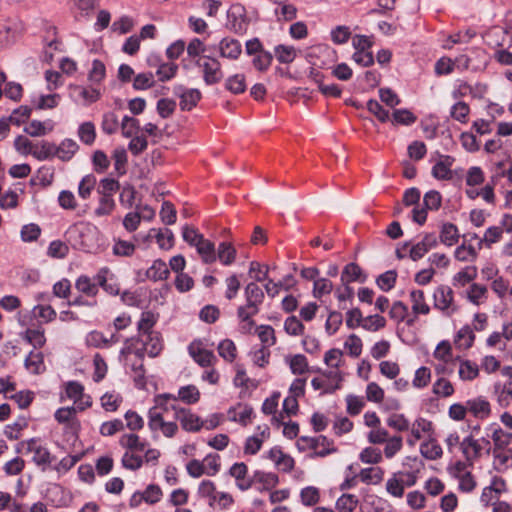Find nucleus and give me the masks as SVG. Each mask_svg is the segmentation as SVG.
I'll return each instance as SVG.
<instances>
[{"label": "nucleus", "instance_id": "5fc2aeb1", "mask_svg": "<svg viewBox=\"0 0 512 512\" xmlns=\"http://www.w3.org/2000/svg\"><path fill=\"white\" fill-rule=\"evenodd\" d=\"M411 436L421 439L423 434H430L432 431V422L425 418H417L410 426Z\"/></svg>", "mask_w": 512, "mask_h": 512}, {"label": "nucleus", "instance_id": "aec40b11", "mask_svg": "<svg viewBox=\"0 0 512 512\" xmlns=\"http://www.w3.org/2000/svg\"><path fill=\"white\" fill-rule=\"evenodd\" d=\"M220 56L231 60H236L241 55V43L230 37L223 38L218 45Z\"/></svg>", "mask_w": 512, "mask_h": 512}, {"label": "nucleus", "instance_id": "7ed1b4c3", "mask_svg": "<svg viewBox=\"0 0 512 512\" xmlns=\"http://www.w3.org/2000/svg\"><path fill=\"white\" fill-rule=\"evenodd\" d=\"M95 234V226L87 222H78L66 230L65 238L74 249L90 252L95 246Z\"/></svg>", "mask_w": 512, "mask_h": 512}, {"label": "nucleus", "instance_id": "603ef678", "mask_svg": "<svg viewBox=\"0 0 512 512\" xmlns=\"http://www.w3.org/2000/svg\"><path fill=\"white\" fill-rule=\"evenodd\" d=\"M177 401L181 400L186 404H195L200 399V392L198 388L194 385L183 386L178 391V396H176Z\"/></svg>", "mask_w": 512, "mask_h": 512}, {"label": "nucleus", "instance_id": "13d9d810", "mask_svg": "<svg viewBox=\"0 0 512 512\" xmlns=\"http://www.w3.org/2000/svg\"><path fill=\"white\" fill-rule=\"evenodd\" d=\"M136 246L134 243L121 239H114L112 252L115 256L130 257L134 254Z\"/></svg>", "mask_w": 512, "mask_h": 512}, {"label": "nucleus", "instance_id": "6ab92c4d", "mask_svg": "<svg viewBox=\"0 0 512 512\" xmlns=\"http://www.w3.org/2000/svg\"><path fill=\"white\" fill-rule=\"evenodd\" d=\"M258 429L260 430L258 434L246 439L244 445L245 454L255 455L261 449L263 442L270 437V429L268 426L265 425L262 429L258 427Z\"/></svg>", "mask_w": 512, "mask_h": 512}, {"label": "nucleus", "instance_id": "72a5a7b5", "mask_svg": "<svg viewBox=\"0 0 512 512\" xmlns=\"http://www.w3.org/2000/svg\"><path fill=\"white\" fill-rule=\"evenodd\" d=\"M32 156L38 161H45L54 158V143L46 140L35 142Z\"/></svg>", "mask_w": 512, "mask_h": 512}, {"label": "nucleus", "instance_id": "4d7b16f0", "mask_svg": "<svg viewBox=\"0 0 512 512\" xmlns=\"http://www.w3.org/2000/svg\"><path fill=\"white\" fill-rule=\"evenodd\" d=\"M219 355L227 362H233L237 356L235 343L230 339L222 340L217 347Z\"/></svg>", "mask_w": 512, "mask_h": 512}, {"label": "nucleus", "instance_id": "a878e982", "mask_svg": "<svg viewBox=\"0 0 512 512\" xmlns=\"http://www.w3.org/2000/svg\"><path fill=\"white\" fill-rule=\"evenodd\" d=\"M253 409L248 405L239 404L236 407H232L228 410V419L232 422H237L243 426H246L252 417Z\"/></svg>", "mask_w": 512, "mask_h": 512}, {"label": "nucleus", "instance_id": "393cba45", "mask_svg": "<svg viewBox=\"0 0 512 512\" xmlns=\"http://www.w3.org/2000/svg\"><path fill=\"white\" fill-rule=\"evenodd\" d=\"M158 321V315L152 311H143L140 315V319L137 322V337H143V335L156 332L154 326Z\"/></svg>", "mask_w": 512, "mask_h": 512}, {"label": "nucleus", "instance_id": "f3484780", "mask_svg": "<svg viewBox=\"0 0 512 512\" xmlns=\"http://www.w3.org/2000/svg\"><path fill=\"white\" fill-rule=\"evenodd\" d=\"M455 159L449 155H441L431 170L432 176L437 180H450L452 178L451 167Z\"/></svg>", "mask_w": 512, "mask_h": 512}, {"label": "nucleus", "instance_id": "338daca9", "mask_svg": "<svg viewBox=\"0 0 512 512\" xmlns=\"http://www.w3.org/2000/svg\"><path fill=\"white\" fill-rule=\"evenodd\" d=\"M68 253H69L68 245L61 240H54V241L50 242L48 249H47V255L51 258H56V259H63L68 255Z\"/></svg>", "mask_w": 512, "mask_h": 512}, {"label": "nucleus", "instance_id": "4468645a", "mask_svg": "<svg viewBox=\"0 0 512 512\" xmlns=\"http://www.w3.org/2000/svg\"><path fill=\"white\" fill-rule=\"evenodd\" d=\"M462 454L470 466H473L475 460L482 456V448L480 440L475 439L472 435L465 437L460 444Z\"/></svg>", "mask_w": 512, "mask_h": 512}, {"label": "nucleus", "instance_id": "7c9ffc66", "mask_svg": "<svg viewBox=\"0 0 512 512\" xmlns=\"http://www.w3.org/2000/svg\"><path fill=\"white\" fill-rule=\"evenodd\" d=\"M284 360L291 372L295 375H302L309 371L308 360L303 354L287 355Z\"/></svg>", "mask_w": 512, "mask_h": 512}, {"label": "nucleus", "instance_id": "f8f14e48", "mask_svg": "<svg viewBox=\"0 0 512 512\" xmlns=\"http://www.w3.org/2000/svg\"><path fill=\"white\" fill-rule=\"evenodd\" d=\"M438 245V237L435 233H426L422 239L409 248V257L413 261H418L424 257L431 249Z\"/></svg>", "mask_w": 512, "mask_h": 512}, {"label": "nucleus", "instance_id": "f704fd0d", "mask_svg": "<svg viewBox=\"0 0 512 512\" xmlns=\"http://www.w3.org/2000/svg\"><path fill=\"white\" fill-rule=\"evenodd\" d=\"M412 311L414 314L427 315L430 312V306L426 303L425 294L422 290L416 289L410 292Z\"/></svg>", "mask_w": 512, "mask_h": 512}, {"label": "nucleus", "instance_id": "20e7f679", "mask_svg": "<svg viewBox=\"0 0 512 512\" xmlns=\"http://www.w3.org/2000/svg\"><path fill=\"white\" fill-rule=\"evenodd\" d=\"M16 451L18 453L33 454L32 462L42 471H46L54 460V456L50 453L49 449L38 438L19 442L16 446Z\"/></svg>", "mask_w": 512, "mask_h": 512}, {"label": "nucleus", "instance_id": "8fccbe9b", "mask_svg": "<svg viewBox=\"0 0 512 512\" xmlns=\"http://www.w3.org/2000/svg\"><path fill=\"white\" fill-rule=\"evenodd\" d=\"M491 438L494 443L493 451H502L511 443L512 434L496 427L493 429Z\"/></svg>", "mask_w": 512, "mask_h": 512}, {"label": "nucleus", "instance_id": "e433bc0d", "mask_svg": "<svg viewBox=\"0 0 512 512\" xmlns=\"http://www.w3.org/2000/svg\"><path fill=\"white\" fill-rule=\"evenodd\" d=\"M236 258V249L233 247V245L229 242H221L218 245V249L216 252V259H219V261L225 265L229 266L231 265Z\"/></svg>", "mask_w": 512, "mask_h": 512}, {"label": "nucleus", "instance_id": "2eb2a0df", "mask_svg": "<svg viewBox=\"0 0 512 512\" xmlns=\"http://www.w3.org/2000/svg\"><path fill=\"white\" fill-rule=\"evenodd\" d=\"M188 351L193 360L201 367L212 366L217 361L214 353L202 348L200 342H192L188 347Z\"/></svg>", "mask_w": 512, "mask_h": 512}, {"label": "nucleus", "instance_id": "f257e3e1", "mask_svg": "<svg viewBox=\"0 0 512 512\" xmlns=\"http://www.w3.org/2000/svg\"><path fill=\"white\" fill-rule=\"evenodd\" d=\"M172 407H178L175 395L164 393L154 397V406L148 411V427L151 432H160L167 438L176 435L178 425L174 420H168Z\"/></svg>", "mask_w": 512, "mask_h": 512}, {"label": "nucleus", "instance_id": "09e8293b", "mask_svg": "<svg viewBox=\"0 0 512 512\" xmlns=\"http://www.w3.org/2000/svg\"><path fill=\"white\" fill-rule=\"evenodd\" d=\"M141 453L142 452L126 450L121 459L123 467L132 471L140 469L143 464V457L141 456Z\"/></svg>", "mask_w": 512, "mask_h": 512}, {"label": "nucleus", "instance_id": "ddd939ff", "mask_svg": "<svg viewBox=\"0 0 512 512\" xmlns=\"http://www.w3.org/2000/svg\"><path fill=\"white\" fill-rule=\"evenodd\" d=\"M174 93L180 98V108L183 111L192 110L201 99V92L195 88L175 87Z\"/></svg>", "mask_w": 512, "mask_h": 512}, {"label": "nucleus", "instance_id": "49530a36", "mask_svg": "<svg viewBox=\"0 0 512 512\" xmlns=\"http://www.w3.org/2000/svg\"><path fill=\"white\" fill-rule=\"evenodd\" d=\"M487 288L483 285L473 283L467 290V299L474 305H480L487 299Z\"/></svg>", "mask_w": 512, "mask_h": 512}, {"label": "nucleus", "instance_id": "864d4df0", "mask_svg": "<svg viewBox=\"0 0 512 512\" xmlns=\"http://www.w3.org/2000/svg\"><path fill=\"white\" fill-rule=\"evenodd\" d=\"M420 452L423 457L429 460H436L442 456L441 446L433 439L421 444Z\"/></svg>", "mask_w": 512, "mask_h": 512}, {"label": "nucleus", "instance_id": "0e129e2a", "mask_svg": "<svg viewBox=\"0 0 512 512\" xmlns=\"http://www.w3.org/2000/svg\"><path fill=\"white\" fill-rule=\"evenodd\" d=\"M101 406L105 411L114 412L122 403V396L115 392H107L101 397Z\"/></svg>", "mask_w": 512, "mask_h": 512}, {"label": "nucleus", "instance_id": "1a4fd4ad", "mask_svg": "<svg viewBox=\"0 0 512 512\" xmlns=\"http://www.w3.org/2000/svg\"><path fill=\"white\" fill-rule=\"evenodd\" d=\"M196 64L201 68L203 80L206 85H214L219 83L223 78L221 63L214 57L203 56L198 59Z\"/></svg>", "mask_w": 512, "mask_h": 512}, {"label": "nucleus", "instance_id": "58836bf2", "mask_svg": "<svg viewBox=\"0 0 512 512\" xmlns=\"http://www.w3.org/2000/svg\"><path fill=\"white\" fill-rule=\"evenodd\" d=\"M35 398V394L30 390H21L15 392L13 394L7 393L4 396V399L13 400L20 409L28 408Z\"/></svg>", "mask_w": 512, "mask_h": 512}, {"label": "nucleus", "instance_id": "6e6d98bb", "mask_svg": "<svg viewBox=\"0 0 512 512\" xmlns=\"http://www.w3.org/2000/svg\"><path fill=\"white\" fill-rule=\"evenodd\" d=\"M359 504V499L354 494H343L336 501V509L339 512H353Z\"/></svg>", "mask_w": 512, "mask_h": 512}, {"label": "nucleus", "instance_id": "774afa93", "mask_svg": "<svg viewBox=\"0 0 512 512\" xmlns=\"http://www.w3.org/2000/svg\"><path fill=\"white\" fill-rule=\"evenodd\" d=\"M78 137L86 144L91 145L96 138L95 126L92 122H84L78 128Z\"/></svg>", "mask_w": 512, "mask_h": 512}, {"label": "nucleus", "instance_id": "c9c22d12", "mask_svg": "<svg viewBox=\"0 0 512 512\" xmlns=\"http://www.w3.org/2000/svg\"><path fill=\"white\" fill-rule=\"evenodd\" d=\"M75 288L82 294L90 297L91 299H95V296L98 294L97 284L92 281V279L86 275L79 276L75 281Z\"/></svg>", "mask_w": 512, "mask_h": 512}, {"label": "nucleus", "instance_id": "c03bdc74", "mask_svg": "<svg viewBox=\"0 0 512 512\" xmlns=\"http://www.w3.org/2000/svg\"><path fill=\"white\" fill-rule=\"evenodd\" d=\"M475 340L473 329L469 325L463 326L456 334L455 344L460 348L468 349L472 347Z\"/></svg>", "mask_w": 512, "mask_h": 512}, {"label": "nucleus", "instance_id": "a211bd4d", "mask_svg": "<svg viewBox=\"0 0 512 512\" xmlns=\"http://www.w3.org/2000/svg\"><path fill=\"white\" fill-rule=\"evenodd\" d=\"M454 361L459 364L458 375L462 381H473L479 376L480 368L476 362L461 357H456Z\"/></svg>", "mask_w": 512, "mask_h": 512}, {"label": "nucleus", "instance_id": "3c124183", "mask_svg": "<svg viewBox=\"0 0 512 512\" xmlns=\"http://www.w3.org/2000/svg\"><path fill=\"white\" fill-rule=\"evenodd\" d=\"M477 277V268L475 266H467L453 276L454 286L464 287Z\"/></svg>", "mask_w": 512, "mask_h": 512}, {"label": "nucleus", "instance_id": "9b49d317", "mask_svg": "<svg viewBox=\"0 0 512 512\" xmlns=\"http://www.w3.org/2000/svg\"><path fill=\"white\" fill-rule=\"evenodd\" d=\"M69 95L74 102L89 105L99 100L101 92L94 86L83 87L80 85H70Z\"/></svg>", "mask_w": 512, "mask_h": 512}, {"label": "nucleus", "instance_id": "412c9836", "mask_svg": "<svg viewBox=\"0 0 512 512\" xmlns=\"http://www.w3.org/2000/svg\"><path fill=\"white\" fill-rule=\"evenodd\" d=\"M468 412L478 419H486L491 414V406L485 397L479 396L467 400Z\"/></svg>", "mask_w": 512, "mask_h": 512}, {"label": "nucleus", "instance_id": "680f3d73", "mask_svg": "<svg viewBox=\"0 0 512 512\" xmlns=\"http://www.w3.org/2000/svg\"><path fill=\"white\" fill-rule=\"evenodd\" d=\"M26 427V419L20 417L14 423L5 426L4 435L10 440H18L21 437V431Z\"/></svg>", "mask_w": 512, "mask_h": 512}, {"label": "nucleus", "instance_id": "c756f323", "mask_svg": "<svg viewBox=\"0 0 512 512\" xmlns=\"http://www.w3.org/2000/svg\"><path fill=\"white\" fill-rule=\"evenodd\" d=\"M366 275L363 274L360 266L354 262L347 264L341 274L342 284H349L351 282H365Z\"/></svg>", "mask_w": 512, "mask_h": 512}, {"label": "nucleus", "instance_id": "052dcab7", "mask_svg": "<svg viewBox=\"0 0 512 512\" xmlns=\"http://www.w3.org/2000/svg\"><path fill=\"white\" fill-rule=\"evenodd\" d=\"M120 188V184L114 178H104L100 181L97 192L100 196L112 197Z\"/></svg>", "mask_w": 512, "mask_h": 512}, {"label": "nucleus", "instance_id": "f03ea898", "mask_svg": "<svg viewBox=\"0 0 512 512\" xmlns=\"http://www.w3.org/2000/svg\"><path fill=\"white\" fill-rule=\"evenodd\" d=\"M245 304L237 308V318L244 332H250L255 322L253 317L260 311L264 302L265 294L263 289L256 282H249L244 287Z\"/></svg>", "mask_w": 512, "mask_h": 512}, {"label": "nucleus", "instance_id": "bb28decb", "mask_svg": "<svg viewBox=\"0 0 512 512\" xmlns=\"http://www.w3.org/2000/svg\"><path fill=\"white\" fill-rule=\"evenodd\" d=\"M25 368L32 374H41L46 370L44 355L40 351L32 350L24 361Z\"/></svg>", "mask_w": 512, "mask_h": 512}, {"label": "nucleus", "instance_id": "c85d7f7f", "mask_svg": "<svg viewBox=\"0 0 512 512\" xmlns=\"http://www.w3.org/2000/svg\"><path fill=\"white\" fill-rule=\"evenodd\" d=\"M200 255L202 261L206 264H211L216 261L215 245L204 236L194 246Z\"/></svg>", "mask_w": 512, "mask_h": 512}, {"label": "nucleus", "instance_id": "cd10ccee", "mask_svg": "<svg viewBox=\"0 0 512 512\" xmlns=\"http://www.w3.org/2000/svg\"><path fill=\"white\" fill-rule=\"evenodd\" d=\"M119 444L129 451L144 452L148 446L147 441L142 440L137 434H123L119 439Z\"/></svg>", "mask_w": 512, "mask_h": 512}, {"label": "nucleus", "instance_id": "423d86ee", "mask_svg": "<svg viewBox=\"0 0 512 512\" xmlns=\"http://www.w3.org/2000/svg\"><path fill=\"white\" fill-rule=\"evenodd\" d=\"M433 307L445 317H452L459 311V305L454 298V291L450 286L439 285L434 289Z\"/></svg>", "mask_w": 512, "mask_h": 512}, {"label": "nucleus", "instance_id": "de8ad7c7", "mask_svg": "<svg viewBox=\"0 0 512 512\" xmlns=\"http://www.w3.org/2000/svg\"><path fill=\"white\" fill-rule=\"evenodd\" d=\"M97 184L96 176L92 173L85 175L79 182L78 195L80 198L86 200L91 196Z\"/></svg>", "mask_w": 512, "mask_h": 512}, {"label": "nucleus", "instance_id": "b1692460", "mask_svg": "<svg viewBox=\"0 0 512 512\" xmlns=\"http://www.w3.org/2000/svg\"><path fill=\"white\" fill-rule=\"evenodd\" d=\"M494 394L501 407L509 406L512 401V380L508 379L504 382L495 383Z\"/></svg>", "mask_w": 512, "mask_h": 512}, {"label": "nucleus", "instance_id": "9d476101", "mask_svg": "<svg viewBox=\"0 0 512 512\" xmlns=\"http://www.w3.org/2000/svg\"><path fill=\"white\" fill-rule=\"evenodd\" d=\"M172 418L174 421H179L182 429L188 432H197L204 426V422L198 415L179 405L172 407Z\"/></svg>", "mask_w": 512, "mask_h": 512}, {"label": "nucleus", "instance_id": "4c0bfd02", "mask_svg": "<svg viewBox=\"0 0 512 512\" xmlns=\"http://www.w3.org/2000/svg\"><path fill=\"white\" fill-rule=\"evenodd\" d=\"M168 275L169 269L167 264L161 259L155 260L146 271L147 278L153 281L164 280Z\"/></svg>", "mask_w": 512, "mask_h": 512}, {"label": "nucleus", "instance_id": "39448f33", "mask_svg": "<svg viewBox=\"0 0 512 512\" xmlns=\"http://www.w3.org/2000/svg\"><path fill=\"white\" fill-rule=\"evenodd\" d=\"M296 445L300 451L312 450V458L326 457L337 451L334 442L323 435L317 437L301 436Z\"/></svg>", "mask_w": 512, "mask_h": 512}, {"label": "nucleus", "instance_id": "0eeeda50", "mask_svg": "<svg viewBox=\"0 0 512 512\" xmlns=\"http://www.w3.org/2000/svg\"><path fill=\"white\" fill-rule=\"evenodd\" d=\"M321 377H315L311 380L314 390H321L323 394H332L341 388L343 376L339 370H318Z\"/></svg>", "mask_w": 512, "mask_h": 512}, {"label": "nucleus", "instance_id": "6e6552de", "mask_svg": "<svg viewBox=\"0 0 512 512\" xmlns=\"http://www.w3.org/2000/svg\"><path fill=\"white\" fill-rule=\"evenodd\" d=\"M249 26L246 9L239 3L232 4L227 11L226 28L235 34H244Z\"/></svg>", "mask_w": 512, "mask_h": 512}, {"label": "nucleus", "instance_id": "37998d69", "mask_svg": "<svg viewBox=\"0 0 512 512\" xmlns=\"http://www.w3.org/2000/svg\"><path fill=\"white\" fill-rule=\"evenodd\" d=\"M23 339L31 344L35 349L42 348L46 343L44 329H30L28 328L22 335Z\"/></svg>", "mask_w": 512, "mask_h": 512}, {"label": "nucleus", "instance_id": "ea45409f", "mask_svg": "<svg viewBox=\"0 0 512 512\" xmlns=\"http://www.w3.org/2000/svg\"><path fill=\"white\" fill-rule=\"evenodd\" d=\"M440 240L447 246L455 245L459 240L458 229L452 223H444L440 230Z\"/></svg>", "mask_w": 512, "mask_h": 512}, {"label": "nucleus", "instance_id": "69168bd1", "mask_svg": "<svg viewBox=\"0 0 512 512\" xmlns=\"http://www.w3.org/2000/svg\"><path fill=\"white\" fill-rule=\"evenodd\" d=\"M225 88L233 94H241L246 90L245 76L235 74L227 78Z\"/></svg>", "mask_w": 512, "mask_h": 512}, {"label": "nucleus", "instance_id": "473e14b6", "mask_svg": "<svg viewBox=\"0 0 512 512\" xmlns=\"http://www.w3.org/2000/svg\"><path fill=\"white\" fill-rule=\"evenodd\" d=\"M54 129V123L52 120L41 122L39 120H32L28 126L24 128V131L32 137L44 136Z\"/></svg>", "mask_w": 512, "mask_h": 512}, {"label": "nucleus", "instance_id": "bf43d9fd", "mask_svg": "<svg viewBox=\"0 0 512 512\" xmlns=\"http://www.w3.org/2000/svg\"><path fill=\"white\" fill-rule=\"evenodd\" d=\"M470 113V107L466 102L458 101L456 102L450 109V116L460 122V123H467L468 117Z\"/></svg>", "mask_w": 512, "mask_h": 512}, {"label": "nucleus", "instance_id": "dca6fc26", "mask_svg": "<svg viewBox=\"0 0 512 512\" xmlns=\"http://www.w3.org/2000/svg\"><path fill=\"white\" fill-rule=\"evenodd\" d=\"M247 473L248 467L243 462L234 463L229 470V474L235 479L236 486L241 491H246L253 485V478L247 477Z\"/></svg>", "mask_w": 512, "mask_h": 512}, {"label": "nucleus", "instance_id": "a18cd8bd", "mask_svg": "<svg viewBox=\"0 0 512 512\" xmlns=\"http://www.w3.org/2000/svg\"><path fill=\"white\" fill-rule=\"evenodd\" d=\"M274 53L277 61L281 64H290L296 58L297 52L293 46L277 45L274 48Z\"/></svg>", "mask_w": 512, "mask_h": 512}, {"label": "nucleus", "instance_id": "4be33fe9", "mask_svg": "<svg viewBox=\"0 0 512 512\" xmlns=\"http://www.w3.org/2000/svg\"><path fill=\"white\" fill-rule=\"evenodd\" d=\"M78 150L79 145L70 138L62 140L59 145L54 143V157H57L63 162L70 161Z\"/></svg>", "mask_w": 512, "mask_h": 512}, {"label": "nucleus", "instance_id": "79ce46f5", "mask_svg": "<svg viewBox=\"0 0 512 512\" xmlns=\"http://www.w3.org/2000/svg\"><path fill=\"white\" fill-rule=\"evenodd\" d=\"M106 76V68L102 61L95 59L92 62V67L88 72V80L91 86L96 87L99 85Z\"/></svg>", "mask_w": 512, "mask_h": 512}, {"label": "nucleus", "instance_id": "2f4dec72", "mask_svg": "<svg viewBox=\"0 0 512 512\" xmlns=\"http://www.w3.org/2000/svg\"><path fill=\"white\" fill-rule=\"evenodd\" d=\"M155 237L156 241L161 249L169 250L174 245V235L173 232L168 229H151L147 235V238Z\"/></svg>", "mask_w": 512, "mask_h": 512}, {"label": "nucleus", "instance_id": "a19ab883", "mask_svg": "<svg viewBox=\"0 0 512 512\" xmlns=\"http://www.w3.org/2000/svg\"><path fill=\"white\" fill-rule=\"evenodd\" d=\"M384 470L380 467L364 468L360 471L359 477L363 483L379 484L383 480Z\"/></svg>", "mask_w": 512, "mask_h": 512}, {"label": "nucleus", "instance_id": "e2e57ef3", "mask_svg": "<svg viewBox=\"0 0 512 512\" xmlns=\"http://www.w3.org/2000/svg\"><path fill=\"white\" fill-rule=\"evenodd\" d=\"M249 275L254 279L253 282H263L269 280V266L262 265L257 261L250 262Z\"/></svg>", "mask_w": 512, "mask_h": 512}, {"label": "nucleus", "instance_id": "5701e85b", "mask_svg": "<svg viewBox=\"0 0 512 512\" xmlns=\"http://www.w3.org/2000/svg\"><path fill=\"white\" fill-rule=\"evenodd\" d=\"M137 341L142 342L144 350L147 351L150 357H156L162 351V339L160 333L157 331L143 335V337H137Z\"/></svg>", "mask_w": 512, "mask_h": 512}]
</instances>
